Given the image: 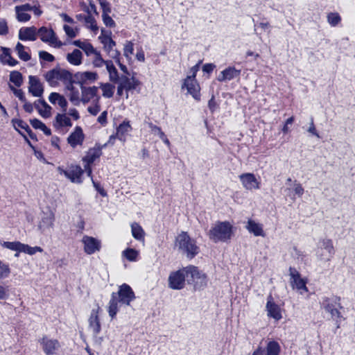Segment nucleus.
<instances>
[{
    "label": "nucleus",
    "instance_id": "f257e3e1",
    "mask_svg": "<svg viewBox=\"0 0 355 355\" xmlns=\"http://www.w3.org/2000/svg\"><path fill=\"white\" fill-rule=\"evenodd\" d=\"M135 294L132 288L127 284H123L119 288L116 293L113 292L109 302L108 314L112 319H114L118 313V304L130 305L131 302L135 300Z\"/></svg>",
    "mask_w": 355,
    "mask_h": 355
},
{
    "label": "nucleus",
    "instance_id": "f03ea898",
    "mask_svg": "<svg viewBox=\"0 0 355 355\" xmlns=\"http://www.w3.org/2000/svg\"><path fill=\"white\" fill-rule=\"evenodd\" d=\"M232 234V226L227 221H218L208 232L209 239L214 243L226 242L231 239Z\"/></svg>",
    "mask_w": 355,
    "mask_h": 355
},
{
    "label": "nucleus",
    "instance_id": "7ed1b4c3",
    "mask_svg": "<svg viewBox=\"0 0 355 355\" xmlns=\"http://www.w3.org/2000/svg\"><path fill=\"white\" fill-rule=\"evenodd\" d=\"M175 245L190 259L195 257L199 252V248L196 241L191 239L186 232H182L177 236Z\"/></svg>",
    "mask_w": 355,
    "mask_h": 355
},
{
    "label": "nucleus",
    "instance_id": "20e7f679",
    "mask_svg": "<svg viewBox=\"0 0 355 355\" xmlns=\"http://www.w3.org/2000/svg\"><path fill=\"white\" fill-rule=\"evenodd\" d=\"M73 74L68 70L56 67L44 74V78L51 87H56L59 82L63 84L69 81Z\"/></svg>",
    "mask_w": 355,
    "mask_h": 355
},
{
    "label": "nucleus",
    "instance_id": "39448f33",
    "mask_svg": "<svg viewBox=\"0 0 355 355\" xmlns=\"http://www.w3.org/2000/svg\"><path fill=\"white\" fill-rule=\"evenodd\" d=\"M186 280L188 283H191L188 267L171 272L168 277V286L174 290H180L184 287Z\"/></svg>",
    "mask_w": 355,
    "mask_h": 355
},
{
    "label": "nucleus",
    "instance_id": "423d86ee",
    "mask_svg": "<svg viewBox=\"0 0 355 355\" xmlns=\"http://www.w3.org/2000/svg\"><path fill=\"white\" fill-rule=\"evenodd\" d=\"M315 254L318 260L324 261H330L335 254L332 241L329 239L320 240Z\"/></svg>",
    "mask_w": 355,
    "mask_h": 355
},
{
    "label": "nucleus",
    "instance_id": "0eeeda50",
    "mask_svg": "<svg viewBox=\"0 0 355 355\" xmlns=\"http://www.w3.org/2000/svg\"><path fill=\"white\" fill-rule=\"evenodd\" d=\"M189 277L191 279L190 284H193L195 290H201L207 285V275L199 270L198 268L193 266L188 267Z\"/></svg>",
    "mask_w": 355,
    "mask_h": 355
},
{
    "label": "nucleus",
    "instance_id": "6e6552de",
    "mask_svg": "<svg viewBox=\"0 0 355 355\" xmlns=\"http://www.w3.org/2000/svg\"><path fill=\"white\" fill-rule=\"evenodd\" d=\"M57 170L60 175H64L73 183H81L83 182L82 176L84 170L78 165H71L68 169H64L62 166H58Z\"/></svg>",
    "mask_w": 355,
    "mask_h": 355
},
{
    "label": "nucleus",
    "instance_id": "1a4fd4ad",
    "mask_svg": "<svg viewBox=\"0 0 355 355\" xmlns=\"http://www.w3.org/2000/svg\"><path fill=\"white\" fill-rule=\"evenodd\" d=\"M37 35L43 42L49 43L51 46L55 48L62 46V42L58 40L55 32L51 28L42 26L37 29Z\"/></svg>",
    "mask_w": 355,
    "mask_h": 355
},
{
    "label": "nucleus",
    "instance_id": "9d476101",
    "mask_svg": "<svg viewBox=\"0 0 355 355\" xmlns=\"http://www.w3.org/2000/svg\"><path fill=\"white\" fill-rule=\"evenodd\" d=\"M39 343L46 355H54L60 348V342L57 339L51 338L46 335L39 340Z\"/></svg>",
    "mask_w": 355,
    "mask_h": 355
},
{
    "label": "nucleus",
    "instance_id": "9b49d317",
    "mask_svg": "<svg viewBox=\"0 0 355 355\" xmlns=\"http://www.w3.org/2000/svg\"><path fill=\"white\" fill-rule=\"evenodd\" d=\"M55 215L49 209L42 211L41 219L38 223V229L42 233H45L50 228H52L54 224Z\"/></svg>",
    "mask_w": 355,
    "mask_h": 355
},
{
    "label": "nucleus",
    "instance_id": "f8f14e48",
    "mask_svg": "<svg viewBox=\"0 0 355 355\" xmlns=\"http://www.w3.org/2000/svg\"><path fill=\"white\" fill-rule=\"evenodd\" d=\"M266 310L267 311V315L269 318H273L276 321H279L282 318L281 309L279 306L275 303L271 294L267 297Z\"/></svg>",
    "mask_w": 355,
    "mask_h": 355
},
{
    "label": "nucleus",
    "instance_id": "ddd939ff",
    "mask_svg": "<svg viewBox=\"0 0 355 355\" xmlns=\"http://www.w3.org/2000/svg\"><path fill=\"white\" fill-rule=\"evenodd\" d=\"M341 298L337 295H331L330 297L324 296L321 298L320 302V308L325 311H329L331 309H334L338 307L344 309L341 304Z\"/></svg>",
    "mask_w": 355,
    "mask_h": 355
},
{
    "label": "nucleus",
    "instance_id": "4468645a",
    "mask_svg": "<svg viewBox=\"0 0 355 355\" xmlns=\"http://www.w3.org/2000/svg\"><path fill=\"white\" fill-rule=\"evenodd\" d=\"M82 242L84 245V251L87 254H94L101 250V243L94 237L85 235L83 237Z\"/></svg>",
    "mask_w": 355,
    "mask_h": 355
},
{
    "label": "nucleus",
    "instance_id": "2eb2a0df",
    "mask_svg": "<svg viewBox=\"0 0 355 355\" xmlns=\"http://www.w3.org/2000/svg\"><path fill=\"white\" fill-rule=\"evenodd\" d=\"M76 78L77 85L81 87L85 85L94 83L98 78V73L94 71H78L73 74Z\"/></svg>",
    "mask_w": 355,
    "mask_h": 355
},
{
    "label": "nucleus",
    "instance_id": "dca6fc26",
    "mask_svg": "<svg viewBox=\"0 0 355 355\" xmlns=\"http://www.w3.org/2000/svg\"><path fill=\"white\" fill-rule=\"evenodd\" d=\"M241 71L234 67H228L220 72L216 79L218 82H228L235 78H239Z\"/></svg>",
    "mask_w": 355,
    "mask_h": 355
},
{
    "label": "nucleus",
    "instance_id": "f3484780",
    "mask_svg": "<svg viewBox=\"0 0 355 355\" xmlns=\"http://www.w3.org/2000/svg\"><path fill=\"white\" fill-rule=\"evenodd\" d=\"M182 88H186L188 93L191 94L193 98L200 100V87L196 80H193L190 77H187L184 80Z\"/></svg>",
    "mask_w": 355,
    "mask_h": 355
},
{
    "label": "nucleus",
    "instance_id": "a211bd4d",
    "mask_svg": "<svg viewBox=\"0 0 355 355\" xmlns=\"http://www.w3.org/2000/svg\"><path fill=\"white\" fill-rule=\"evenodd\" d=\"M239 179L243 187L248 190L259 189V182L253 173H243L239 176Z\"/></svg>",
    "mask_w": 355,
    "mask_h": 355
},
{
    "label": "nucleus",
    "instance_id": "6ab92c4d",
    "mask_svg": "<svg viewBox=\"0 0 355 355\" xmlns=\"http://www.w3.org/2000/svg\"><path fill=\"white\" fill-rule=\"evenodd\" d=\"M100 307L97 309H93L91 311L90 316L89 318V327L92 330L93 334L96 336L101 331V325L98 317V312Z\"/></svg>",
    "mask_w": 355,
    "mask_h": 355
},
{
    "label": "nucleus",
    "instance_id": "aec40b11",
    "mask_svg": "<svg viewBox=\"0 0 355 355\" xmlns=\"http://www.w3.org/2000/svg\"><path fill=\"white\" fill-rule=\"evenodd\" d=\"M28 92L35 97H41L44 92V88L40 79L35 76H29Z\"/></svg>",
    "mask_w": 355,
    "mask_h": 355
},
{
    "label": "nucleus",
    "instance_id": "412c9836",
    "mask_svg": "<svg viewBox=\"0 0 355 355\" xmlns=\"http://www.w3.org/2000/svg\"><path fill=\"white\" fill-rule=\"evenodd\" d=\"M102 147L99 144H96L95 146L91 148L86 153L82 160L85 164H92L96 159L99 158L102 155Z\"/></svg>",
    "mask_w": 355,
    "mask_h": 355
},
{
    "label": "nucleus",
    "instance_id": "4be33fe9",
    "mask_svg": "<svg viewBox=\"0 0 355 355\" xmlns=\"http://www.w3.org/2000/svg\"><path fill=\"white\" fill-rule=\"evenodd\" d=\"M37 35L36 27H22L19 31L18 37L21 41H35L37 40Z\"/></svg>",
    "mask_w": 355,
    "mask_h": 355
},
{
    "label": "nucleus",
    "instance_id": "5701e85b",
    "mask_svg": "<svg viewBox=\"0 0 355 355\" xmlns=\"http://www.w3.org/2000/svg\"><path fill=\"white\" fill-rule=\"evenodd\" d=\"M84 138L82 128L76 126L74 131L69 135L67 141L72 148H75L78 145H82Z\"/></svg>",
    "mask_w": 355,
    "mask_h": 355
},
{
    "label": "nucleus",
    "instance_id": "b1692460",
    "mask_svg": "<svg viewBox=\"0 0 355 355\" xmlns=\"http://www.w3.org/2000/svg\"><path fill=\"white\" fill-rule=\"evenodd\" d=\"M80 89L82 94L81 101L85 104L89 103L92 99L94 100L96 97H99L97 96L98 87L96 86L89 87L82 86Z\"/></svg>",
    "mask_w": 355,
    "mask_h": 355
},
{
    "label": "nucleus",
    "instance_id": "393cba45",
    "mask_svg": "<svg viewBox=\"0 0 355 355\" xmlns=\"http://www.w3.org/2000/svg\"><path fill=\"white\" fill-rule=\"evenodd\" d=\"M132 128L129 121H124L116 128L117 139L122 142L126 141L127 135L132 131Z\"/></svg>",
    "mask_w": 355,
    "mask_h": 355
},
{
    "label": "nucleus",
    "instance_id": "a878e982",
    "mask_svg": "<svg viewBox=\"0 0 355 355\" xmlns=\"http://www.w3.org/2000/svg\"><path fill=\"white\" fill-rule=\"evenodd\" d=\"M245 228L250 233L253 234L255 236H265L262 225L256 223L252 219L248 220Z\"/></svg>",
    "mask_w": 355,
    "mask_h": 355
},
{
    "label": "nucleus",
    "instance_id": "bb28decb",
    "mask_svg": "<svg viewBox=\"0 0 355 355\" xmlns=\"http://www.w3.org/2000/svg\"><path fill=\"white\" fill-rule=\"evenodd\" d=\"M293 189L286 188L285 189V192L287 196L290 197L292 200H294L295 199V196L301 197L303 195L304 189L302 187V184L299 183L297 180L293 181Z\"/></svg>",
    "mask_w": 355,
    "mask_h": 355
},
{
    "label": "nucleus",
    "instance_id": "cd10ccee",
    "mask_svg": "<svg viewBox=\"0 0 355 355\" xmlns=\"http://www.w3.org/2000/svg\"><path fill=\"white\" fill-rule=\"evenodd\" d=\"M35 107L40 114L44 118H48L51 115V107L44 99H39L35 102Z\"/></svg>",
    "mask_w": 355,
    "mask_h": 355
},
{
    "label": "nucleus",
    "instance_id": "c85d7f7f",
    "mask_svg": "<svg viewBox=\"0 0 355 355\" xmlns=\"http://www.w3.org/2000/svg\"><path fill=\"white\" fill-rule=\"evenodd\" d=\"M11 122L13 125L15 130L16 131H17L19 132V134L21 135L24 137V140L27 142V144H28V145L31 146V144L29 139H28V137H26V135H24L18 128H20L21 129L27 130H29V128H30L28 126V125L26 122H24L23 120L18 119H12Z\"/></svg>",
    "mask_w": 355,
    "mask_h": 355
},
{
    "label": "nucleus",
    "instance_id": "c756f323",
    "mask_svg": "<svg viewBox=\"0 0 355 355\" xmlns=\"http://www.w3.org/2000/svg\"><path fill=\"white\" fill-rule=\"evenodd\" d=\"M53 125L55 128H61L62 127H71L72 123L69 117L65 114H58L55 119Z\"/></svg>",
    "mask_w": 355,
    "mask_h": 355
},
{
    "label": "nucleus",
    "instance_id": "7c9ffc66",
    "mask_svg": "<svg viewBox=\"0 0 355 355\" xmlns=\"http://www.w3.org/2000/svg\"><path fill=\"white\" fill-rule=\"evenodd\" d=\"M83 53L79 49H74L67 55V60L74 66H78L82 63Z\"/></svg>",
    "mask_w": 355,
    "mask_h": 355
},
{
    "label": "nucleus",
    "instance_id": "2f4dec72",
    "mask_svg": "<svg viewBox=\"0 0 355 355\" xmlns=\"http://www.w3.org/2000/svg\"><path fill=\"white\" fill-rule=\"evenodd\" d=\"M120 82L127 91L135 89L139 84V81L135 77L130 78L126 76H122Z\"/></svg>",
    "mask_w": 355,
    "mask_h": 355
},
{
    "label": "nucleus",
    "instance_id": "473e14b6",
    "mask_svg": "<svg viewBox=\"0 0 355 355\" xmlns=\"http://www.w3.org/2000/svg\"><path fill=\"white\" fill-rule=\"evenodd\" d=\"M265 349L266 355H279L281 347L278 342L275 340H269L267 343Z\"/></svg>",
    "mask_w": 355,
    "mask_h": 355
},
{
    "label": "nucleus",
    "instance_id": "72a5a7b5",
    "mask_svg": "<svg viewBox=\"0 0 355 355\" xmlns=\"http://www.w3.org/2000/svg\"><path fill=\"white\" fill-rule=\"evenodd\" d=\"M73 44L84 51L87 56L92 55L93 53H96V49L94 48L92 44L89 42H82L80 40H74L73 42Z\"/></svg>",
    "mask_w": 355,
    "mask_h": 355
},
{
    "label": "nucleus",
    "instance_id": "f704fd0d",
    "mask_svg": "<svg viewBox=\"0 0 355 355\" xmlns=\"http://www.w3.org/2000/svg\"><path fill=\"white\" fill-rule=\"evenodd\" d=\"M291 284L293 288H296L300 291V294H303L304 293L308 291V288L306 287V281L301 278V277L297 279H294V280H291Z\"/></svg>",
    "mask_w": 355,
    "mask_h": 355
},
{
    "label": "nucleus",
    "instance_id": "c9c22d12",
    "mask_svg": "<svg viewBox=\"0 0 355 355\" xmlns=\"http://www.w3.org/2000/svg\"><path fill=\"white\" fill-rule=\"evenodd\" d=\"M131 230H132V236L135 239H137L138 241H144V240L145 232L139 224H138L137 223H132L131 225Z\"/></svg>",
    "mask_w": 355,
    "mask_h": 355
},
{
    "label": "nucleus",
    "instance_id": "e433bc0d",
    "mask_svg": "<svg viewBox=\"0 0 355 355\" xmlns=\"http://www.w3.org/2000/svg\"><path fill=\"white\" fill-rule=\"evenodd\" d=\"M25 46L20 42H17L15 46V51L17 53L19 58L24 62H27L31 60V55L25 51Z\"/></svg>",
    "mask_w": 355,
    "mask_h": 355
},
{
    "label": "nucleus",
    "instance_id": "4c0bfd02",
    "mask_svg": "<svg viewBox=\"0 0 355 355\" xmlns=\"http://www.w3.org/2000/svg\"><path fill=\"white\" fill-rule=\"evenodd\" d=\"M10 81L16 87H20L23 83L22 74L18 71H11L10 73Z\"/></svg>",
    "mask_w": 355,
    "mask_h": 355
},
{
    "label": "nucleus",
    "instance_id": "58836bf2",
    "mask_svg": "<svg viewBox=\"0 0 355 355\" xmlns=\"http://www.w3.org/2000/svg\"><path fill=\"white\" fill-rule=\"evenodd\" d=\"M43 252V249L40 246L31 247V246L28 245V244H24V243H22V245H21V252H24L29 255H33L37 252Z\"/></svg>",
    "mask_w": 355,
    "mask_h": 355
},
{
    "label": "nucleus",
    "instance_id": "ea45409f",
    "mask_svg": "<svg viewBox=\"0 0 355 355\" xmlns=\"http://www.w3.org/2000/svg\"><path fill=\"white\" fill-rule=\"evenodd\" d=\"M21 245L22 243L19 241H3L1 243L2 247L17 252H21Z\"/></svg>",
    "mask_w": 355,
    "mask_h": 355
},
{
    "label": "nucleus",
    "instance_id": "a19ab883",
    "mask_svg": "<svg viewBox=\"0 0 355 355\" xmlns=\"http://www.w3.org/2000/svg\"><path fill=\"white\" fill-rule=\"evenodd\" d=\"M122 254L130 261H136L139 252L133 248H127L123 251Z\"/></svg>",
    "mask_w": 355,
    "mask_h": 355
},
{
    "label": "nucleus",
    "instance_id": "79ce46f5",
    "mask_svg": "<svg viewBox=\"0 0 355 355\" xmlns=\"http://www.w3.org/2000/svg\"><path fill=\"white\" fill-rule=\"evenodd\" d=\"M101 88L103 91V96L105 98H111L114 94V86L110 83H101Z\"/></svg>",
    "mask_w": 355,
    "mask_h": 355
},
{
    "label": "nucleus",
    "instance_id": "37998d69",
    "mask_svg": "<svg viewBox=\"0 0 355 355\" xmlns=\"http://www.w3.org/2000/svg\"><path fill=\"white\" fill-rule=\"evenodd\" d=\"M16 17L19 22H26L31 19V15L26 11L21 10L17 6L15 8Z\"/></svg>",
    "mask_w": 355,
    "mask_h": 355
},
{
    "label": "nucleus",
    "instance_id": "c03bdc74",
    "mask_svg": "<svg viewBox=\"0 0 355 355\" xmlns=\"http://www.w3.org/2000/svg\"><path fill=\"white\" fill-rule=\"evenodd\" d=\"M85 25L87 28L91 29L92 31H97L98 28L94 17L90 13L87 15V19L84 21Z\"/></svg>",
    "mask_w": 355,
    "mask_h": 355
},
{
    "label": "nucleus",
    "instance_id": "a18cd8bd",
    "mask_svg": "<svg viewBox=\"0 0 355 355\" xmlns=\"http://www.w3.org/2000/svg\"><path fill=\"white\" fill-rule=\"evenodd\" d=\"M10 275V268L8 263L0 260V280L8 278Z\"/></svg>",
    "mask_w": 355,
    "mask_h": 355
},
{
    "label": "nucleus",
    "instance_id": "49530a36",
    "mask_svg": "<svg viewBox=\"0 0 355 355\" xmlns=\"http://www.w3.org/2000/svg\"><path fill=\"white\" fill-rule=\"evenodd\" d=\"M1 50L5 51L4 55L8 56V59L6 60V64H8L10 67H15L19 63L16 59L11 56L10 49L9 48L1 46Z\"/></svg>",
    "mask_w": 355,
    "mask_h": 355
},
{
    "label": "nucleus",
    "instance_id": "de8ad7c7",
    "mask_svg": "<svg viewBox=\"0 0 355 355\" xmlns=\"http://www.w3.org/2000/svg\"><path fill=\"white\" fill-rule=\"evenodd\" d=\"M341 21L338 12H330L327 15V21L331 26H336Z\"/></svg>",
    "mask_w": 355,
    "mask_h": 355
},
{
    "label": "nucleus",
    "instance_id": "09e8293b",
    "mask_svg": "<svg viewBox=\"0 0 355 355\" xmlns=\"http://www.w3.org/2000/svg\"><path fill=\"white\" fill-rule=\"evenodd\" d=\"M92 54L95 55V58L92 62L93 65L95 67H101L103 65H105L106 60L103 59L101 54L99 51L96 50V53H93Z\"/></svg>",
    "mask_w": 355,
    "mask_h": 355
},
{
    "label": "nucleus",
    "instance_id": "8fccbe9b",
    "mask_svg": "<svg viewBox=\"0 0 355 355\" xmlns=\"http://www.w3.org/2000/svg\"><path fill=\"white\" fill-rule=\"evenodd\" d=\"M99 100L100 97H96L93 101L94 105L93 106H89L87 108V111L93 116L97 115L101 110Z\"/></svg>",
    "mask_w": 355,
    "mask_h": 355
},
{
    "label": "nucleus",
    "instance_id": "3c124183",
    "mask_svg": "<svg viewBox=\"0 0 355 355\" xmlns=\"http://www.w3.org/2000/svg\"><path fill=\"white\" fill-rule=\"evenodd\" d=\"M134 44L131 41H127L123 49V55L127 58H130V55L133 53Z\"/></svg>",
    "mask_w": 355,
    "mask_h": 355
},
{
    "label": "nucleus",
    "instance_id": "603ef678",
    "mask_svg": "<svg viewBox=\"0 0 355 355\" xmlns=\"http://www.w3.org/2000/svg\"><path fill=\"white\" fill-rule=\"evenodd\" d=\"M9 88L13 92L15 96H17L21 102H25L26 101L24 94L21 89H16L11 85H9Z\"/></svg>",
    "mask_w": 355,
    "mask_h": 355
},
{
    "label": "nucleus",
    "instance_id": "864d4df0",
    "mask_svg": "<svg viewBox=\"0 0 355 355\" xmlns=\"http://www.w3.org/2000/svg\"><path fill=\"white\" fill-rule=\"evenodd\" d=\"M39 58L42 60L47 61L49 62H53L55 60V57L52 54L45 51H40L39 52Z\"/></svg>",
    "mask_w": 355,
    "mask_h": 355
},
{
    "label": "nucleus",
    "instance_id": "5fc2aeb1",
    "mask_svg": "<svg viewBox=\"0 0 355 355\" xmlns=\"http://www.w3.org/2000/svg\"><path fill=\"white\" fill-rule=\"evenodd\" d=\"M74 84H77V83L76 82V78L73 74L71 76V78L69 81H67L64 83L66 89L69 90L70 93L77 90L73 86Z\"/></svg>",
    "mask_w": 355,
    "mask_h": 355
},
{
    "label": "nucleus",
    "instance_id": "6e6d98bb",
    "mask_svg": "<svg viewBox=\"0 0 355 355\" xmlns=\"http://www.w3.org/2000/svg\"><path fill=\"white\" fill-rule=\"evenodd\" d=\"M307 132L309 134H311V135L315 136V137H316L318 139L320 138V136L319 133L318 132V131H317V130L315 128V124H314L313 117H311L310 125H309V128L307 129Z\"/></svg>",
    "mask_w": 355,
    "mask_h": 355
},
{
    "label": "nucleus",
    "instance_id": "4d7b16f0",
    "mask_svg": "<svg viewBox=\"0 0 355 355\" xmlns=\"http://www.w3.org/2000/svg\"><path fill=\"white\" fill-rule=\"evenodd\" d=\"M102 18L103 23L107 27L112 28L115 26V21L112 19L109 14H102Z\"/></svg>",
    "mask_w": 355,
    "mask_h": 355
},
{
    "label": "nucleus",
    "instance_id": "13d9d810",
    "mask_svg": "<svg viewBox=\"0 0 355 355\" xmlns=\"http://www.w3.org/2000/svg\"><path fill=\"white\" fill-rule=\"evenodd\" d=\"M69 100L74 105H78L80 104V101L78 90L70 93Z\"/></svg>",
    "mask_w": 355,
    "mask_h": 355
},
{
    "label": "nucleus",
    "instance_id": "bf43d9fd",
    "mask_svg": "<svg viewBox=\"0 0 355 355\" xmlns=\"http://www.w3.org/2000/svg\"><path fill=\"white\" fill-rule=\"evenodd\" d=\"M99 3L103 10L102 14H109L111 12L110 5L107 0H99Z\"/></svg>",
    "mask_w": 355,
    "mask_h": 355
},
{
    "label": "nucleus",
    "instance_id": "052dcab7",
    "mask_svg": "<svg viewBox=\"0 0 355 355\" xmlns=\"http://www.w3.org/2000/svg\"><path fill=\"white\" fill-rule=\"evenodd\" d=\"M92 184L95 189L97 191V192L103 197H105L107 196V192L103 189V187H101V184L98 182H96L94 180H92Z\"/></svg>",
    "mask_w": 355,
    "mask_h": 355
},
{
    "label": "nucleus",
    "instance_id": "680f3d73",
    "mask_svg": "<svg viewBox=\"0 0 355 355\" xmlns=\"http://www.w3.org/2000/svg\"><path fill=\"white\" fill-rule=\"evenodd\" d=\"M342 309H340L339 307H338L334 309H331L329 311H327V313H328L330 315L331 319L341 318H343V314L340 311Z\"/></svg>",
    "mask_w": 355,
    "mask_h": 355
},
{
    "label": "nucleus",
    "instance_id": "e2e57ef3",
    "mask_svg": "<svg viewBox=\"0 0 355 355\" xmlns=\"http://www.w3.org/2000/svg\"><path fill=\"white\" fill-rule=\"evenodd\" d=\"M201 63H202V60H200L196 65L193 66L190 69L191 75L187 76V77H190V78H191L193 80H196V74H197V72L199 71L200 65Z\"/></svg>",
    "mask_w": 355,
    "mask_h": 355
},
{
    "label": "nucleus",
    "instance_id": "0e129e2a",
    "mask_svg": "<svg viewBox=\"0 0 355 355\" xmlns=\"http://www.w3.org/2000/svg\"><path fill=\"white\" fill-rule=\"evenodd\" d=\"M148 125L151 132L155 135H157L159 137H161V134H164V132L162 130L160 127L154 125L153 123H148Z\"/></svg>",
    "mask_w": 355,
    "mask_h": 355
},
{
    "label": "nucleus",
    "instance_id": "69168bd1",
    "mask_svg": "<svg viewBox=\"0 0 355 355\" xmlns=\"http://www.w3.org/2000/svg\"><path fill=\"white\" fill-rule=\"evenodd\" d=\"M107 55L114 60L116 63L121 60V53L117 49L110 51V53H107Z\"/></svg>",
    "mask_w": 355,
    "mask_h": 355
},
{
    "label": "nucleus",
    "instance_id": "338daca9",
    "mask_svg": "<svg viewBox=\"0 0 355 355\" xmlns=\"http://www.w3.org/2000/svg\"><path fill=\"white\" fill-rule=\"evenodd\" d=\"M57 103L62 109L64 112L67 110L68 103L64 96L59 94Z\"/></svg>",
    "mask_w": 355,
    "mask_h": 355
},
{
    "label": "nucleus",
    "instance_id": "774afa93",
    "mask_svg": "<svg viewBox=\"0 0 355 355\" xmlns=\"http://www.w3.org/2000/svg\"><path fill=\"white\" fill-rule=\"evenodd\" d=\"M30 123L35 129L42 130V128H44L45 125V124L42 121L37 119H31Z\"/></svg>",
    "mask_w": 355,
    "mask_h": 355
}]
</instances>
